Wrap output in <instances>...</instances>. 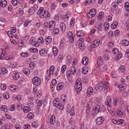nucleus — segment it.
I'll list each match as a JSON object with an SVG mask.
<instances>
[{
  "label": "nucleus",
  "mask_w": 129,
  "mask_h": 129,
  "mask_svg": "<svg viewBox=\"0 0 129 129\" xmlns=\"http://www.w3.org/2000/svg\"><path fill=\"white\" fill-rule=\"evenodd\" d=\"M101 111L100 106L99 105H96L94 109V111L95 113L97 114Z\"/></svg>",
  "instance_id": "obj_21"
},
{
  "label": "nucleus",
  "mask_w": 129,
  "mask_h": 129,
  "mask_svg": "<svg viewBox=\"0 0 129 129\" xmlns=\"http://www.w3.org/2000/svg\"><path fill=\"white\" fill-rule=\"evenodd\" d=\"M116 2H114L113 3L111 6V11L112 12H114V10L116 8Z\"/></svg>",
  "instance_id": "obj_15"
},
{
  "label": "nucleus",
  "mask_w": 129,
  "mask_h": 129,
  "mask_svg": "<svg viewBox=\"0 0 129 129\" xmlns=\"http://www.w3.org/2000/svg\"><path fill=\"white\" fill-rule=\"evenodd\" d=\"M55 116L53 115L51 116L50 119V122L52 124H54L55 122Z\"/></svg>",
  "instance_id": "obj_23"
},
{
  "label": "nucleus",
  "mask_w": 129,
  "mask_h": 129,
  "mask_svg": "<svg viewBox=\"0 0 129 129\" xmlns=\"http://www.w3.org/2000/svg\"><path fill=\"white\" fill-rule=\"evenodd\" d=\"M122 45L124 46H127L129 45V42L127 40L124 39L122 40Z\"/></svg>",
  "instance_id": "obj_30"
},
{
  "label": "nucleus",
  "mask_w": 129,
  "mask_h": 129,
  "mask_svg": "<svg viewBox=\"0 0 129 129\" xmlns=\"http://www.w3.org/2000/svg\"><path fill=\"white\" fill-rule=\"evenodd\" d=\"M117 114L118 116L122 117L123 115V113L120 111H119L117 112Z\"/></svg>",
  "instance_id": "obj_55"
},
{
  "label": "nucleus",
  "mask_w": 129,
  "mask_h": 129,
  "mask_svg": "<svg viewBox=\"0 0 129 129\" xmlns=\"http://www.w3.org/2000/svg\"><path fill=\"white\" fill-rule=\"evenodd\" d=\"M104 27L105 29H108L109 28V25L108 22H105L104 25Z\"/></svg>",
  "instance_id": "obj_46"
},
{
  "label": "nucleus",
  "mask_w": 129,
  "mask_h": 129,
  "mask_svg": "<svg viewBox=\"0 0 129 129\" xmlns=\"http://www.w3.org/2000/svg\"><path fill=\"white\" fill-rule=\"evenodd\" d=\"M88 60L87 57H84L82 59V63L85 65H87L88 64Z\"/></svg>",
  "instance_id": "obj_13"
},
{
  "label": "nucleus",
  "mask_w": 129,
  "mask_h": 129,
  "mask_svg": "<svg viewBox=\"0 0 129 129\" xmlns=\"http://www.w3.org/2000/svg\"><path fill=\"white\" fill-rule=\"evenodd\" d=\"M7 34L10 37L13 38V34L12 31H8L7 33Z\"/></svg>",
  "instance_id": "obj_47"
},
{
  "label": "nucleus",
  "mask_w": 129,
  "mask_h": 129,
  "mask_svg": "<svg viewBox=\"0 0 129 129\" xmlns=\"http://www.w3.org/2000/svg\"><path fill=\"white\" fill-rule=\"evenodd\" d=\"M46 44H49L51 41V37H48L45 39Z\"/></svg>",
  "instance_id": "obj_33"
},
{
  "label": "nucleus",
  "mask_w": 129,
  "mask_h": 129,
  "mask_svg": "<svg viewBox=\"0 0 129 129\" xmlns=\"http://www.w3.org/2000/svg\"><path fill=\"white\" fill-rule=\"evenodd\" d=\"M10 126L8 124L3 125L1 127V129H10Z\"/></svg>",
  "instance_id": "obj_37"
},
{
  "label": "nucleus",
  "mask_w": 129,
  "mask_h": 129,
  "mask_svg": "<svg viewBox=\"0 0 129 129\" xmlns=\"http://www.w3.org/2000/svg\"><path fill=\"white\" fill-rule=\"evenodd\" d=\"M70 72L71 74L74 75L76 73V69L75 67H71L70 69Z\"/></svg>",
  "instance_id": "obj_22"
},
{
  "label": "nucleus",
  "mask_w": 129,
  "mask_h": 129,
  "mask_svg": "<svg viewBox=\"0 0 129 129\" xmlns=\"http://www.w3.org/2000/svg\"><path fill=\"white\" fill-rule=\"evenodd\" d=\"M102 26V25L100 23H98L96 25L95 27L96 28L98 29V30L99 31L101 30Z\"/></svg>",
  "instance_id": "obj_36"
},
{
  "label": "nucleus",
  "mask_w": 129,
  "mask_h": 129,
  "mask_svg": "<svg viewBox=\"0 0 129 129\" xmlns=\"http://www.w3.org/2000/svg\"><path fill=\"white\" fill-rule=\"evenodd\" d=\"M64 85V84L63 83H59L57 86V90H59L62 89Z\"/></svg>",
  "instance_id": "obj_18"
},
{
  "label": "nucleus",
  "mask_w": 129,
  "mask_h": 129,
  "mask_svg": "<svg viewBox=\"0 0 129 129\" xmlns=\"http://www.w3.org/2000/svg\"><path fill=\"white\" fill-rule=\"evenodd\" d=\"M60 48L61 49H62L63 47V46L65 45L63 41L62 40L61 41L60 43Z\"/></svg>",
  "instance_id": "obj_57"
},
{
  "label": "nucleus",
  "mask_w": 129,
  "mask_h": 129,
  "mask_svg": "<svg viewBox=\"0 0 129 129\" xmlns=\"http://www.w3.org/2000/svg\"><path fill=\"white\" fill-rule=\"evenodd\" d=\"M92 36L91 35H89L88 37L86 39V41L88 42H91L92 41Z\"/></svg>",
  "instance_id": "obj_35"
},
{
  "label": "nucleus",
  "mask_w": 129,
  "mask_h": 129,
  "mask_svg": "<svg viewBox=\"0 0 129 129\" xmlns=\"http://www.w3.org/2000/svg\"><path fill=\"white\" fill-rule=\"evenodd\" d=\"M93 89L91 87H88L87 91V94L88 95H89V96L91 95L92 94V92Z\"/></svg>",
  "instance_id": "obj_24"
},
{
  "label": "nucleus",
  "mask_w": 129,
  "mask_h": 129,
  "mask_svg": "<svg viewBox=\"0 0 129 129\" xmlns=\"http://www.w3.org/2000/svg\"><path fill=\"white\" fill-rule=\"evenodd\" d=\"M3 96L4 98L6 99H7L9 97V94L7 93H4L3 94Z\"/></svg>",
  "instance_id": "obj_54"
},
{
  "label": "nucleus",
  "mask_w": 129,
  "mask_h": 129,
  "mask_svg": "<svg viewBox=\"0 0 129 129\" xmlns=\"http://www.w3.org/2000/svg\"><path fill=\"white\" fill-rule=\"evenodd\" d=\"M100 70L102 72L106 70L107 69V67L105 65H103L100 67Z\"/></svg>",
  "instance_id": "obj_31"
},
{
  "label": "nucleus",
  "mask_w": 129,
  "mask_h": 129,
  "mask_svg": "<svg viewBox=\"0 0 129 129\" xmlns=\"http://www.w3.org/2000/svg\"><path fill=\"white\" fill-rule=\"evenodd\" d=\"M35 64L33 62H31L29 64L30 68L31 69H33L35 67Z\"/></svg>",
  "instance_id": "obj_44"
},
{
  "label": "nucleus",
  "mask_w": 129,
  "mask_h": 129,
  "mask_svg": "<svg viewBox=\"0 0 129 129\" xmlns=\"http://www.w3.org/2000/svg\"><path fill=\"white\" fill-rule=\"evenodd\" d=\"M105 119L103 117H98L96 119V123L98 125L102 124L104 122Z\"/></svg>",
  "instance_id": "obj_7"
},
{
  "label": "nucleus",
  "mask_w": 129,
  "mask_h": 129,
  "mask_svg": "<svg viewBox=\"0 0 129 129\" xmlns=\"http://www.w3.org/2000/svg\"><path fill=\"white\" fill-rule=\"evenodd\" d=\"M103 63V58L101 56L99 57L97 62V64L98 67H101Z\"/></svg>",
  "instance_id": "obj_10"
},
{
  "label": "nucleus",
  "mask_w": 129,
  "mask_h": 129,
  "mask_svg": "<svg viewBox=\"0 0 129 129\" xmlns=\"http://www.w3.org/2000/svg\"><path fill=\"white\" fill-rule=\"evenodd\" d=\"M84 40V39L83 38H80L79 40L78 41L77 43L80 44Z\"/></svg>",
  "instance_id": "obj_60"
},
{
  "label": "nucleus",
  "mask_w": 129,
  "mask_h": 129,
  "mask_svg": "<svg viewBox=\"0 0 129 129\" xmlns=\"http://www.w3.org/2000/svg\"><path fill=\"white\" fill-rule=\"evenodd\" d=\"M39 53L41 56H45L47 54V52L45 49H43L40 50Z\"/></svg>",
  "instance_id": "obj_14"
},
{
  "label": "nucleus",
  "mask_w": 129,
  "mask_h": 129,
  "mask_svg": "<svg viewBox=\"0 0 129 129\" xmlns=\"http://www.w3.org/2000/svg\"><path fill=\"white\" fill-rule=\"evenodd\" d=\"M35 11L34 8L33 7H31L29 9L28 11L29 13H30V15L33 14Z\"/></svg>",
  "instance_id": "obj_38"
},
{
  "label": "nucleus",
  "mask_w": 129,
  "mask_h": 129,
  "mask_svg": "<svg viewBox=\"0 0 129 129\" xmlns=\"http://www.w3.org/2000/svg\"><path fill=\"white\" fill-rule=\"evenodd\" d=\"M100 43V41L99 39H97L95 40L91 44V47L94 48L97 47L99 46Z\"/></svg>",
  "instance_id": "obj_8"
},
{
  "label": "nucleus",
  "mask_w": 129,
  "mask_h": 129,
  "mask_svg": "<svg viewBox=\"0 0 129 129\" xmlns=\"http://www.w3.org/2000/svg\"><path fill=\"white\" fill-rule=\"evenodd\" d=\"M28 55L26 52L22 53L21 54V55L22 57H26Z\"/></svg>",
  "instance_id": "obj_56"
},
{
  "label": "nucleus",
  "mask_w": 129,
  "mask_h": 129,
  "mask_svg": "<svg viewBox=\"0 0 129 129\" xmlns=\"http://www.w3.org/2000/svg\"><path fill=\"white\" fill-rule=\"evenodd\" d=\"M60 104L59 99L58 98H55L53 101V104L54 106L56 107H58L60 106Z\"/></svg>",
  "instance_id": "obj_11"
},
{
  "label": "nucleus",
  "mask_w": 129,
  "mask_h": 129,
  "mask_svg": "<svg viewBox=\"0 0 129 129\" xmlns=\"http://www.w3.org/2000/svg\"><path fill=\"white\" fill-rule=\"evenodd\" d=\"M124 122V121L122 119H120L117 121V124H123Z\"/></svg>",
  "instance_id": "obj_51"
},
{
  "label": "nucleus",
  "mask_w": 129,
  "mask_h": 129,
  "mask_svg": "<svg viewBox=\"0 0 129 129\" xmlns=\"http://www.w3.org/2000/svg\"><path fill=\"white\" fill-rule=\"evenodd\" d=\"M96 10L95 9H92L90 10L87 14L88 18H91L94 17L96 13Z\"/></svg>",
  "instance_id": "obj_4"
},
{
  "label": "nucleus",
  "mask_w": 129,
  "mask_h": 129,
  "mask_svg": "<svg viewBox=\"0 0 129 129\" xmlns=\"http://www.w3.org/2000/svg\"><path fill=\"white\" fill-rule=\"evenodd\" d=\"M10 89L12 91H16L17 90L18 87L16 86L11 85L9 87Z\"/></svg>",
  "instance_id": "obj_25"
},
{
  "label": "nucleus",
  "mask_w": 129,
  "mask_h": 129,
  "mask_svg": "<svg viewBox=\"0 0 129 129\" xmlns=\"http://www.w3.org/2000/svg\"><path fill=\"white\" fill-rule=\"evenodd\" d=\"M124 7L129 12V3L128 2L125 3L124 4Z\"/></svg>",
  "instance_id": "obj_40"
},
{
  "label": "nucleus",
  "mask_w": 129,
  "mask_h": 129,
  "mask_svg": "<svg viewBox=\"0 0 129 129\" xmlns=\"http://www.w3.org/2000/svg\"><path fill=\"white\" fill-rule=\"evenodd\" d=\"M74 107L73 106L72 108V110H68V109L67 110V111H68L69 113L70 114L71 116H73L75 114V113L74 110Z\"/></svg>",
  "instance_id": "obj_17"
},
{
  "label": "nucleus",
  "mask_w": 129,
  "mask_h": 129,
  "mask_svg": "<svg viewBox=\"0 0 129 129\" xmlns=\"http://www.w3.org/2000/svg\"><path fill=\"white\" fill-rule=\"evenodd\" d=\"M55 22L54 21H51L49 23V29L50 30H52L55 27Z\"/></svg>",
  "instance_id": "obj_9"
},
{
  "label": "nucleus",
  "mask_w": 129,
  "mask_h": 129,
  "mask_svg": "<svg viewBox=\"0 0 129 129\" xmlns=\"http://www.w3.org/2000/svg\"><path fill=\"white\" fill-rule=\"evenodd\" d=\"M52 50L54 54V56H56L57 55L58 52V49L55 46L53 47L52 48Z\"/></svg>",
  "instance_id": "obj_27"
},
{
  "label": "nucleus",
  "mask_w": 129,
  "mask_h": 129,
  "mask_svg": "<svg viewBox=\"0 0 129 129\" xmlns=\"http://www.w3.org/2000/svg\"><path fill=\"white\" fill-rule=\"evenodd\" d=\"M118 100L117 99V98H114L113 101V104L114 106H116V103L118 102Z\"/></svg>",
  "instance_id": "obj_62"
},
{
  "label": "nucleus",
  "mask_w": 129,
  "mask_h": 129,
  "mask_svg": "<svg viewBox=\"0 0 129 129\" xmlns=\"http://www.w3.org/2000/svg\"><path fill=\"white\" fill-rule=\"evenodd\" d=\"M76 34L77 35V37H81L83 36L84 34L81 31L79 30L77 31Z\"/></svg>",
  "instance_id": "obj_26"
},
{
  "label": "nucleus",
  "mask_w": 129,
  "mask_h": 129,
  "mask_svg": "<svg viewBox=\"0 0 129 129\" xmlns=\"http://www.w3.org/2000/svg\"><path fill=\"white\" fill-rule=\"evenodd\" d=\"M6 84H2L1 86V88L2 90H4L6 89Z\"/></svg>",
  "instance_id": "obj_49"
},
{
  "label": "nucleus",
  "mask_w": 129,
  "mask_h": 129,
  "mask_svg": "<svg viewBox=\"0 0 129 129\" xmlns=\"http://www.w3.org/2000/svg\"><path fill=\"white\" fill-rule=\"evenodd\" d=\"M125 55L127 58L129 57V50H127L126 52Z\"/></svg>",
  "instance_id": "obj_61"
},
{
  "label": "nucleus",
  "mask_w": 129,
  "mask_h": 129,
  "mask_svg": "<svg viewBox=\"0 0 129 129\" xmlns=\"http://www.w3.org/2000/svg\"><path fill=\"white\" fill-rule=\"evenodd\" d=\"M97 86L98 88L100 91L102 90L104 88L107 91H109L110 85L108 82H105L104 85L102 82H100L98 84Z\"/></svg>",
  "instance_id": "obj_2"
},
{
  "label": "nucleus",
  "mask_w": 129,
  "mask_h": 129,
  "mask_svg": "<svg viewBox=\"0 0 129 129\" xmlns=\"http://www.w3.org/2000/svg\"><path fill=\"white\" fill-rule=\"evenodd\" d=\"M31 110V108L28 107L26 106L23 108V111L24 113H27Z\"/></svg>",
  "instance_id": "obj_28"
},
{
  "label": "nucleus",
  "mask_w": 129,
  "mask_h": 129,
  "mask_svg": "<svg viewBox=\"0 0 129 129\" xmlns=\"http://www.w3.org/2000/svg\"><path fill=\"white\" fill-rule=\"evenodd\" d=\"M28 105L30 107H33L34 105V103L32 102H28Z\"/></svg>",
  "instance_id": "obj_63"
},
{
  "label": "nucleus",
  "mask_w": 129,
  "mask_h": 129,
  "mask_svg": "<svg viewBox=\"0 0 129 129\" xmlns=\"http://www.w3.org/2000/svg\"><path fill=\"white\" fill-rule=\"evenodd\" d=\"M13 77L14 79L16 80L19 77V74L18 73H14L13 74Z\"/></svg>",
  "instance_id": "obj_19"
},
{
  "label": "nucleus",
  "mask_w": 129,
  "mask_h": 129,
  "mask_svg": "<svg viewBox=\"0 0 129 129\" xmlns=\"http://www.w3.org/2000/svg\"><path fill=\"white\" fill-rule=\"evenodd\" d=\"M88 72V69L86 67H83L82 69V72L84 74H86Z\"/></svg>",
  "instance_id": "obj_29"
},
{
  "label": "nucleus",
  "mask_w": 129,
  "mask_h": 129,
  "mask_svg": "<svg viewBox=\"0 0 129 129\" xmlns=\"http://www.w3.org/2000/svg\"><path fill=\"white\" fill-rule=\"evenodd\" d=\"M7 5V2L6 0H0V7H4Z\"/></svg>",
  "instance_id": "obj_12"
},
{
  "label": "nucleus",
  "mask_w": 129,
  "mask_h": 129,
  "mask_svg": "<svg viewBox=\"0 0 129 129\" xmlns=\"http://www.w3.org/2000/svg\"><path fill=\"white\" fill-rule=\"evenodd\" d=\"M85 45L84 43H80L79 45V47L80 49H83L85 47Z\"/></svg>",
  "instance_id": "obj_50"
},
{
  "label": "nucleus",
  "mask_w": 129,
  "mask_h": 129,
  "mask_svg": "<svg viewBox=\"0 0 129 129\" xmlns=\"http://www.w3.org/2000/svg\"><path fill=\"white\" fill-rule=\"evenodd\" d=\"M31 44L34 46L36 47H38L39 46V44L38 42L34 41Z\"/></svg>",
  "instance_id": "obj_52"
},
{
  "label": "nucleus",
  "mask_w": 129,
  "mask_h": 129,
  "mask_svg": "<svg viewBox=\"0 0 129 129\" xmlns=\"http://www.w3.org/2000/svg\"><path fill=\"white\" fill-rule=\"evenodd\" d=\"M12 3L13 5L16 6L17 5V2L16 0H12Z\"/></svg>",
  "instance_id": "obj_59"
},
{
  "label": "nucleus",
  "mask_w": 129,
  "mask_h": 129,
  "mask_svg": "<svg viewBox=\"0 0 129 129\" xmlns=\"http://www.w3.org/2000/svg\"><path fill=\"white\" fill-rule=\"evenodd\" d=\"M120 71L123 73L125 71V67L124 66H121L119 67Z\"/></svg>",
  "instance_id": "obj_45"
},
{
  "label": "nucleus",
  "mask_w": 129,
  "mask_h": 129,
  "mask_svg": "<svg viewBox=\"0 0 129 129\" xmlns=\"http://www.w3.org/2000/svg\"><path fill=\"white\" fill-rule=\"evenodd\" d=\"M23 71L25 74L27 75H29L30 73L29 70L27 68H23Z\"/></svg>",
  "instance_id": "obj_20"
},
{
  "label": "nucleus",
  "mask_w": 129,
  "mask_h": 129,
  "mask_svg": "<svg viewBox=\"0 0 129 129\" xmlns=\"http://www.w3.org/2000/svg\"><path fill=\"white\" fill-rule=\"evenodd\" d=\"M33 81L34 84L36 86L39 85L41 82L40 78L37 76H35L33 78Z\"/></svg>",
  "instance_id": "obj_5"
},
{
  "label": "nucleus",
  "mask_w": 129,
  "mask_h": 129,
  "mask_svg": "<svg viewBox=\"0 0 129 129\" xmlns=\"http://www.w3.org/2000/svg\"><path fill=\"white\" fill-rule=\"evenodd\" d=\"M60 27L62 32L64 31L66 28V24L63 22H61L60 24Z\"/></svg>",
  "instance_id": "obj_16"
},
{
  "label": "nucleus",
  "mask_w": 129,
  "mask_h": 129,
  "mask_svg": "<svg viewBox=\"0 0 129 129\" xmlns=\"http://www.w3.org/2000/svg\"><path fill=\"white\" fill-rule=\"evenodd\" d=\"M118 51V49L117 48L113 49L112 50L113 53L114 54L116 55L117 54V52Z\"/></svg>",
  "instance_id": "obj_64"
},
{
  "label": "nucleus",
  "mask_w": 129,
  "mask_h": 129,
  "mask_svg": "<svg viewBox=\"0 0 129 129\" xmlns=\"http://www.w3.org/2000/svg\"><path fill=\"white\" fill-rule=\"evenodd\" d=\"M50 16V14H49L48 12L46 10L43 11V12H42L40 15V16L41 18H44V17L46 18Z\"/></svg>",
  "instance_id": "obj_6"
},
{
  "label": "nucleus",
  "mask_w": 129,
  "mask_h": 129,
  "mask_svg": "<svg viewBox=\"0 0 129 129\" xmlns=\"http://www.w3.org/2000/svg\"><path fill=\"white\" fill-rule=\"evenodd\" d=\"M37 100H36V102L37 104V107L38 108H40L42 105V100H39L37 102Z\"/></svg>",
  "instance_id": "obj_32"
},
{
  "label": "nucleus",
  "mask_w": 129,
  "mask_h": 129,
  "mask_svg": "<svg viewBox=\"0 0 129 129\" xmlns=\"http://www.w3.org/2000/svg\"><path fill=\"white\" fill-rule=\"evenodd\" d=\"M1 109L2 111L5 112H6L7 111V110L6 106H3L1 107Z\"/></svg>",
  "instance_id": "obj_43"
},
{
  "label": "nucleus",
  "mask_w": 129,
  "mask_h": 129,
  "mask_svg": "<svg viewBox=\"0 0 129 129\" xmlns=\"http://www.w3.org/2000/svg\"><path fill=\"white\" fill-rule=\"evenodd\" d=\"M59 29L57 28H55L52 32V33L54 35H56L59 33Z\"/></svg>",
  "instance_id": "obj_34"
},
{
  "label": "nucleus",
  "mask_w": 129,
  "mask_h": 129,
  "mask_svg": "<svg viewBox=\"0 0 129 129\" xmlns=\"http://www.w3.org/2000/svg\"><path fill=\"white\" fill-rule=\"evenodd\" d=\"M38 41L42 43H43L44 40L42 37H39L38 40Z\"/></svg>",
  "instance_id": "obj_58"
},
{
  "label": "nucleus",
  "mask_w": 129,
  "mask_h": 129,
  "mask_svg": "<svg viewBox=\"0 0 129 129\" xmlns=\"http://www.w3.org/2000/svg\"><path fill=\"white\" fill-rule=\"evenodd\" d=\"M38 123L36 122H33L32 124V126L33 127L36 128L38 126Z\"/></svg>",
  "instance_id": "obj_48"
},
{
  "label": "nucleus",
  "mask_w": 129,
  "mask_h": 129,
  "mask_svg": "<svg viewBox=\"0 0 129 129\" xmlns=\"http://www.w3.org/2000/svg\"><path fill=\"white\" fill-rule=\"evenodd\" d=\"M29 51L30 52H35L37 53L38 52V50L35 48H32L29 49Z\"/></svg>",
  "instance_id": "obj_42"
},
{
  "label": "nucleus",
  "mask_w": 129,
  "mask_h": 129,
  "mask_svg": "<svg viewBox=\"0 0 129 129\" xmlns=\"http://www.w3.org/2000/svg\"><path fill=\"white\" fill-rule=\"evenodd\" d=\"M105 105L107 106L108 110L110 113L113 116H114V112L112 108L111 98L107 97L105 101Z\"/></svg>",
  "instance_id": "obj_1"
},
{
  "label": "nucleus",
  "mask_w": 129,
  "mask_h": 129,
  "mask_svg": "<svg viewBox=\"0 0 129 129\" xmlns=\"http://www.w3.org/2000/svg\"><path fill=\"white\" fill-rule=\"evenodd\" d=\"M82 87V81L80 78H78L76 81L75 86V89L76 91L79 92L81 90Z\"/></svg>",
  "instance_id": "obj_3"
},
{
  "label": "nucleus",
  "mask_w": 129,
  "mask_h": 129,
  "mask_svg": "<svg viewBox=\"0 0 129 129\" xmlns=\"http://www.w3.org/2000/svg\"><path fill=\"white\" fill-rule=\"evenodd\" d=\"M34 117L33 114L31 112L29 113L27 115V117L28 118L31 119Z\"/></svg>",
  "instance_id": "obj_39"
},
{
  "label": "nucleus",
  "mask_w": 129,
  "mask_h": 129,
  "mask_svg": "<svg viewBox=\"0 0 129 129\" xmlns=\"http://www.w3.org/2000/svg\"><path fill=\"white\" fill-rule=\"evenodd\" d=\"M66 69V66L64 65H63L62 67L61 70L63 73H64Z\"/></svg>",
  "instance_id": "obj_53"
},
{
  "label": "nucleus",
  "mask_w": 129,
  "mask_h": 129,
  "mask_svg": "<svg viewBox=\"0 0 129 129\" xmlns=\"http://www.w3.org/2000/svg\"><path fill=\"white\" fill-rule=\"evenodd\" d=\"M74 19L73 18H72L70 21V25L71 27H72L74 26Z\"/></svg>",
  "instance_id": "obj_41"
}]
</instances>
